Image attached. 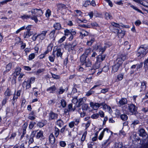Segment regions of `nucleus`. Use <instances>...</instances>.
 <instances>
[{
	"label": "nucleus",
	"instance_id": "nucleus-1",
	"mask_svg": "<svg viewBox=\"0 0 148 148\" xmlns=\"http://www.w3.org/2000/svg\"><path fill=\"white\" fill-rule=\"evenodd\" d=\"M107 45L106 43H105L104 45L97 44L95 47L94 49L99 52H101V54H102L106 50Z\"/></svg>",
	"mask_w": 148,
	"mask_h": 148
},
{
	"label": "nucleus",
	"instance_id": "nucleus-2",
	"mask_svg": "<svg viewBox=\"0 0 148 148\" xmlns=\"http://www.w3.org/2000/svg\"><path fill=\"white\" fill-rule=\"evenodd\" d=\"M128 110L129 112L132 114H135L137 112V107L133 104H128Z\"/></svg>",
	"mask_w": 148,
	"mask_h": 148
},
{
	"label": "nucleus",
	"instance_id": "nucleus-3",
	"mask_svg": "<svg viewBox=\"0 0 148 148\" xmlns=\"http://www.w3.org/2000/svg\"><path fill=\"white\" fill-rule=\"evenodd\" d=\"M126 58V57L125 55H121L119 56L116 59L115 63L118 64L120 66L121 65L123 62L124 61Z\"/></svg>",
	"mask_w": 148,
	"mask_h": 148
},
{
	"label": "nucleus",
	"instance_id": "nucleus-4",
	"mask_svg": "<svg viewBox=\"0 0 148 148\" xmlns=\"http://www.w3.org/2000/svg\"><path fill=\"white\" fill-rule=\"evenodd\" d=\"M145 48L141 46L140 47L138 51L137 56L138 57L141 56V57H143L147 53Z\"/></svg>",
	"mask_w": 148,
	"mask_h": 148
},
{
	"label": "nucleus",
	"instance_id": "nucleus-5",
	"mask_svg": "<svg viewBox=\"0 0 148 148\" xmlns=\"http://www.w3.org/2000/svg\"><path fill=\"white\" fill-rule=\"evenodd\" d=\"M116 102L118 106L121 107L127 104V99L125 98H122L120 99L118 102L116 101Z\"/></svg>",
	"mask_w": 148,
	"mask_h": 148
},
{
	"label": "nucleus",
	"instance_id": "nucleus-6",
	"mask_svg": "<svg viewBox=\"0 0 148 148\" xmlns=\"http://www.w3.org/2000/svg\"><path fill=\"white\" fill-rule=\"evenodd\" d=\"M47 31H42L40 34H38V38L40 40H42L45 39L46 37Z\"/></svg>",
	"mask_w": 148,
	"mask_h": 148
},
{
	"label": "nucleus",
	"instance_id": "nucleus-7",
	"mask_svg": "<svg viewBox=\"0 0 148 148\" xmlns=\"http://www.w3.org/2000/svg\"><path fill=\"white\" fill-rule=\"evenodd\" d=\"M57 90L56 87L55 85L51 86L47 89V91L50 93H55Z\"/></svg>",
	"mask_w": 148,
	"mask_h": 148
},
{
	"label": "nucleus",
	"instance_id": "nucleus-8",
	"mask_svg": "<svg viewBox=\"0 0 148 148\" xmlns=\"http://www.w3.org/2000/svg\"><path fill=\"white\" fill-rule=\"evenodd\" d=\"M86 100V98L85 97H83L82 98L79 99L78 100V103L77 104H75L77 107H79L81 105L85 103Z\"/></svg>",
	"mask_w": 148,
	"mask_h": 148
},
{
	"label": "nucleus",
	"instance_id": "nucleus-9",
	"mask_svg": "<svg viewBox=\"0 0 148 148\" xmlns=\"http://www.w3.org/2000/svg\"><path fill=\"white\" fill-rule=\"evenodd\" d=\"M22 86L24 88H25L26 89H29L31 86V84L28 80L24 81Z\"/></svg>",
	"mask_w": 148,
	"mask_h": 148
},
{
	"label": "nucleus",
	"instance_id": "nucleus-10",
	"mask_svg": "<svg viewBox=\"0 0 148 148\" xmlns=\"http://www.w3.org/2000/svg\"><path fill=\"white\" fill-rule=\"evenodd\" d=\"M33 34L32 31H26L24 32L23 38H28Z\"/></svg>",
	"mask_w": 148,
	"mask_h": 148
},
{
	"label": "nucleus",
	"instance_id": "nucleus-11",
	"mask_svg": "<svg viewBox=\"0 0 148 148\" xmlns=\"http://www.w3.org/2000/svg\"><path fill=\"white\" fill-rule=\"evenodd\" d=\"M34 131L32 132L30 136V138L29 141V144L32 143L34 142L33 137L36 135V131Z\"/></svg>",
	"mask_w": 148,
	"mask_h": 148
},
{
	"label": "nucleus",
	"instance_id": "nucleus-12",
	"mask_svg": "<svg viewBox=\"0 0 148 148\" xmlns=\"http://www.w3.org/2000/svg\"><path fill=\"white\" fill-rule=\"evenodd\" d=\"M135 2H136L138 3H140L142 5H143V6L146 7L147 8H148V4L147 3V2L145 1H144V2H143L141 0H133Z\"/></svg>",
	"mask_w": 148,
	"mask_h": 148
},
{
	"label": "nucleus",
	"instance_id": "nucleus-13",
	"mask_svg": "<svg viewBox=\"0 0 148 148\" xmlns=\"http://www.w3.org/2000/svg\"><path fill=\"white\" fill-rule=\"evenodd\" d=\"M63 52L62 49L59 48L56 50V55L57 57H61Z\"/></svg>",
	"mask_w": 148,
	"mask_h": 148
},
{
	"label": "nucleus",
	"instance_id": "nucleus-14",
	"mask_svg": "<svg viewBox=\"0 0 148 148\" xmlns=\"http://www.w3.org/2000/svg\"><path fill=\"white\" fill-rule=\"evenodd\" d=\"M106 56L105 55H102L101 54L99 55L97 57L96 60L101 63V62H102L104 60Z\"/></svg>",
	"mask_w": 148,
	"mask_h": 148
},
{
	"label": "nucleus",
	"instance_id": "nucleus-15",
	"mask_svg": "<svg viewBox=\"0 0 148 148\" xmlns=\"http://www.w3.org/2000/svg\"><path fill=\"white\" fill-rule=\"evenodd\" d=\"M125 34V32L124 31L121 30H117L118 36L119 38H123Z\"/></svg>",
	"mask_w": 148,
	"mask_h": 148
},
{
	"label": "nucleus",
	"instance_id": "nucleus-16",
	"mask_svg": "<svg viewBox=\"0 0 148 148\" xmlns=\"http://www.w3.org/2000/svg\"><path fill=\"white\" fill-rule=\"evenodd\" d=\"M120 66V65L115 63V65L112 66V72L114 73L117 71Z\"/></svg>",
	"mask_w": 148,
	"mask_h": 148
},
{
	"label": "nucleus",
	"instance_id": "nucleus-17",
	"mask_svg": "<svg viewBox=\"0 0 148 148\" xmlns=\"http://www.w3.org/2000/svg\"><path fill=\"white\" fill-rule=\"evenodd\" d=\"M58 115L57 114L51 112L49 114L50 118L51 119H55L58 118Z\"/></svg>",
	"mask_w": 148,
	"mask_h": 148
},
{
	"label": "nucleus",
	"instance_id": "nucleus-18",
	"mask_svg": "<svg viewBox=\"0 0 148 148\" xmlns=\"http://www.w3.org/2000/svg\"><path fill=\"white\" fill-rule=\"evenodd\" d=\"M55 30H53L49 34L50 38L53 40H55L56 37V36H55Z\"/></svg>",
	"mask_w": 148,
	"mask_h": 148
},
{
	"label": "nucleus",
	"instance_id": "nucleus-19",
	"mask_svg": "<svg viewBox=\"0 0 148 148\" xmlns=\"http://www.w3.org/2000/svg\"><path fill=\"white\" fill-rule=\"evenodd\" d=\"M95 41V39L93 37L90 36L89 37V39L88 40L87 42V45L88 46H90Z\"/></svg>",
	"mask_w": 148,
	"mask_h": 148
},
{
	"label": "nucleus",
	"instance_id": "nucleus-20",
	"mask_svg": "<svg viewBox=\"0 0 148 148\" xmlns=\"http://www.w3.org/2000/svg\"><path fill=\"white\" fill-rule=\"evenodd\" d=\"M21 70V69L20 67L18 66L15 69V72L13 73L14 76H16L20 74Z\"/></svg>",
	"mask_w": 148,
	"mask_h": 148
},
{
	"label": "nucleus",
	"instance_id": "nucleus-21",
	"mask_svg": "<svg viewBox=\"0 0 148 148\" xmlns=\"http://www.w3.org/2000/svg\"><path fill=\"white\" fill-rule=\"evenodd\" d=\"M65 89V88H64L62 86H61L57 90L56 93L58 95L62 94L64 92Z\"/></svg>",
	"mask_w": 148,
	"mask_h": 148
},
{
	"label": "nucleus",
	"instance_id": "nucleus-22",
	"mask_svg": "<svg viewBox=\"0 0 148 148\" xmlns=\"http://www.w3.org/2000/svg\"><path fill=\"white\" fill-rule=\"evenodd\" d=\"M139 134L140 136L143 137L147 135V133L144 129H141L139 130Z\"/></svg>",
	"mask_w": 148,
	"mask_h": 148
},
{
	"label": "nucleus",
	"instance_id": "nucleus-23",
	"mask_svg": "<svg viewBox=\"0 0 148 148\" xmlns=\"http://www.w3.org/2000/svg\"><path fill=\"white\" fill-rule=\"evenodd\" d=\"M87 57V56H86V55L84 54H83L80 57V61L82 63V64H83L87 60L86 58Z\"/></svg>",
	"mask_w": 148,
	"mask_h": 148
},
{
	"label": "nucleus",
	"instance_id": "nucleus-24",
	"mask_svg": "<svg viewBox=\"0 0 148 148\" xmlns=\"http://www.w3.org/2000/svg\"><path fill=\"white\" fill-rule=\"evenodd\" d=\"M82 65H85L86 67H90L92 65V62L89 59H88L84 63L82 64Z\"/></svg>",
	"mask_w": 148,
	"mask_h": 148
},
{
	"label": "nucleus",
	"instance_id": "nucleus-25",
	"mask_svg": "<svg viewBox=\"0 0 148 148\" xmlns=\"http://www.w3.org/2000/svg\"><path fill=\"white\" fill-rule=\"evenodd\" d=\"M124 147L123 146V143L122 142H116L114 145V148H123Z\"/></svg>",
	"mask_w": 148,
	"mask_h": 148
},
{
	"label": "nucleus",
	"instance_id": "nucleus-26",
	"mask_svg": "<svg viewBox=\"0 0 148 148\" xmlns=\"http://www.w3.org/2000/svg\"><path fill=\"white\" fill-rule=\"evenodd\" d=\"M90 105L91 107L93 108L94 110H96L99 108L98 103H94L93 102H90Z\"/></svg>",
	"mask_w": 148,
	"mask_h": 148
},
{
	"label": "nucleus",
	"instance_id": "nucleus-27",
	"mask_svg": "<svg viewBox=\"0 0 148 148\" xmlns=\"http://www.w3.org/2000/svg\"><path fill=\"white\" fill-rule=\"evenodd\" d=\"M73 107V103H70L68 105V109L69 110V111H74L76 109V107H77L75 105Z\"/></svg>",
	"mask_w": 148,
	"mask_h": 148
},
{
	"label": "nucleus",
	"instance_id": "nucleus-28",
	"mask_svg": "<svg viewBox=\"0 0 148 148\" xmlns=\"http://www.w3.org/2000/svg\"><path fill=\"white\" fill-rule=\"evenodd\" d=\"M49 140L51 143L53 144L55 142V138L53 135L51 134L49 136Z\"/></svg>",
	"mask_w": 148,
	"mask_h": 148
},
{
	"label": "nucleus",
	"instance_id": "nucleus-29",
	"mask_svg": "<svg viewBox=\"0 0 148 148\" xmlns=\"http://www.w3.org/2000/svg\"><path fill=\"white\" fill-rule=\"evenodd\" d=\"M108 128H106L103 129V131L101 132L99 137V139L100 140H101L104 135V134L105 132L106 131L107 132H108Z\"/></svg>",
	"mask_w": 148,
	"mask_h": 148
},
{
	"label": "nucleus",
	"instance_id": "nucleus-30",
	"mask_svg": "<svg viewBox=\"0 0 148 148\" xmlns=\"http://www.w3.org/2000/svg\"><path fill=\"white\" fill-rule=\"evenodd\" d=\"M101 63L96 60V62L93 65V69H96L99 68L100 67Z\"/></svg>",
	"mask_w": 148,
	"mask_h": 148
},
{
	"label": "nucleus",
	"instance_id": "nucleus-31",
	"mask_svg": "<svg viewBox=\"0 0 148 148\" xmlns=\"http://www.w3.org/2000/svg\"><path fill=\"white\" fill-rule=\"evenodd\" d=\"M4 95L6 96V98L8 99L9 97L11 95L10 90L8 88L5 92Z\"/></svg>",
	"mask_w": 148,
	"mask_h": 148
},
{
	"label": "nucleus",
	"instance_id": "nucleus-32",
	"mask_svg": "<svg viewBox=\"0 0 148 148\" xmlns=\"http://www.w3.org/2000/svg\"><path fill=\"white\" fill-rule=\"evenodd\" d=\"M16 132H12L11 134V136L10 138H9L8 136L5 138V139L6 140H8L9 139H13L16 136Z\"/></svg>",
	"mask_w": 148,
	"mask_h": 148
},
{
	"label": "nucleus",
	"instance_id": "nucleus-33",
	"mask_svg": "<svg viewBox=\"0 0 148 148\" xmlns=\"http://www.w3.org/2000/svg\"><path fill=\"white\" fill-rule=\"evenodd\" d=\"M55 58V52L53 51L52 54L49 57V60L51 62H53L54 61Z\"/></svg>",
	"mask_w": 148,
	"mask_h": 148
},
{
	"label": "nucleus",
	"instance_id": "nucleus-34",
	"mask_svg": "<svg viewBox=\"0 0 148 148\" xmlns=\"http://www.w3.org/2000/svg\"><path fill=\"white\" fill-rule=\"evenodd\" d=\"M53 27L56 30H60L61 28V26L60 24L59 23H56L53 25Z\"/></svg>",
	"mask_w": 148,
	"mask_h": 148
},
{
	"label": "nucleus",
	"instance_id": "nucleus-35",
	"mask_svg": "<svg viewBox=\"0 0 148 148\" xmlns=\"http://www.w3.org/2000/svg\"><path fill=\"white\" fill-rule=\"evenodd\" d=\"M78 112L80 114L81 117H84L86 114V112L85 111L82 110L81 108H79L78 110Z\"/></svg>",
	"mask_w": 148,
	"mask_h": 148
},
{
	"label": "nucleus",
	"instance_id": "nucleus-36",
	"mask_svg": "<svg viewBox=\"0 0 148 148\" xmlns=\"http://www.w3.org/2000/svg\"><path fill=\"white\" fill-rule=\"evenodd\" d=\"M43 136V132L41 131H40L37 132L36 135V137L37 138H41Z\"/></svg>",
	"mask_w": 148,
	"mask_h": 148
},
{
	"label": "nucleus",
	"instance_id": "nucleus-37",
	"mask_svg": "<svg viewBox=\"0 0 148 148\" xmlns=\"http://www.w3.org/2000/svg\"><path fill=\"white\" fill-rule=\"evenodd\" d=\"M146 83L145 82H143L141 83L140 88L141 89L140 90V91H142L144 90H145L146 88Z\"/></svg>",
	"mask_w": 148,
	"mask_h": 148
},
{
	"label": "nucleus",
	"instance_id": "nucleus-38",
	"mask_svg": "<svg viewBox=\"0 0 148 148\" xmlns=\"http://www.w3.org/2000/svg\"><path fill=\"white\" fill-rule=\"evenodd\" d=\"M60 132L59 129L56 127L54 130V134L56 137H57L58 136Z\"/></svg>",
	"mask_w": 148,
	"mask_h": 148
},
{
	"label": "nucleus",
	"instance_id": "nucleus-39",
	"mask_svg": "<svg viewBox=\"0 0 148 148\" xmlns=\"http://www.w3.org/2000/svg\"><path fill=\"white\" fill-rule=\"evenodd\" d=\"M56 124L60 127H61L63 125L64 122L61 119L58 120L56 122Z\"/></svg>",
	"mask_w": 148,
	"mask_h": 148
},
{
	"label": "nucleus",
	"instance_id": "nucleus-40",
	"mask_svg": "<svg viewBox=\"0 0 148 148\" xmlns=\"http://www.w3.org/2000/svg\"><path fill=\"white\" fill-rule=\"evenodd\" d=\"M52 47L51 46V44H49L47 47V50L43 54L45 56L47 54L49 51L52 50Z\"/></svg>",
	"mask_w": 148,
	"mask_h": 148
},
{
	"label": "nucleus",
	"instance_id": "nucleus-41",
	"mask_svg": "<svg viewBox=\"0 0 148 148\" xmlns=\"http://www.w3.org/2000/svg\"><path fill=\"white\" fill-rule=\"evenodd\" d=\"M106 18L107 20L111 19L112 17L111 14L108 13L106 12L105 14Z\"/></svg>",
	"mask_w": 148,
	"mask_h": 148
},
{
	"label": "nucleus",
	"instance_id": "nucleus-42",
	"mask_svg": "<svg viewBox=\"0 0 148 148\" xmlns=\"http://www.w3.org/2000/svg\"><path fill=\"white\" fill-rule=\"evenodd\" d=\"M60 104L64 108L66 107V101L64 99H62L60 100Z\"/></svg>",
	"mask_w": 148,
	"mask_h": 148
},
{
	"label": "nucleus",
	"instance_id": "nucleus-43",
	"mask_svg": "<svg viewBox=\"0 0 148 148\" xmlns=\"http://www.w3.org/2000/svg\"><path fill=\"white\" fill-rule=\"evenodd\" d=\"M129 5H130V7L134 10L137 11L138 12H140L142 13H143L139 9H138L136 7H135L133 5H131V4L130 3H129Z\"/></svg>",
	"mask_w": 148,
	"mask_h": 148
},
{
	"label": "nucleus",
	"instance_id": "nucleus-44",
	"mask_svg": "<svg viewBox=\"0 0 148 148\" xmlns=\"http://www.w3.org/2000/svg\"><path fill=\"white\" fill-rule=\"evenodd\" d=\"M91 49L90 48L87 49H86L84 54L86 56H88L90 53L91 52Z\"/></svg>",
	"mask_w": 148,
	"mask_h": 148
},
{
	"label": "nucleus",
	"instance_id": "nucleus-45",
	"mask_svg": "<svg viewBox=\"0 0 148 148\" xmlns=\"http://www.w3.org/2000/svg\"><path fill=\"white\" fill-rule=\"evenodd\" d=\"M65 49L68 48L69 50H73V47H72V44L71 43H69L65 45Z\"/></svg>",
	"mask_w": 148,
	"mask_h": 148
},
{
	"label": "nucleus",
	"instance_id": "nucleus-46",
	"mask_svg": "<svg viewBox=\"0 0 148 148\" xmlns=\"http://www.w3.org/2000/svg\"><path fill=\"white\" fill-rule=\"evenodd\" d=\"M88 104H84L82 105V108H81V109L82 110L85 111L88 109Z\"/></svg>",
	"mask_w": 148,
	"mask_h": 148
},
{
	"label": "nucleus",
	"instance_id": "nucleus-47",
	"mask_svg": "<svg viewBox=\"0 0 148 148\" xmlns=\"http://www.w3.org/2000/svg\"><path fill=\"white\" fill-rule=\"evenodd\" d=\"M57 6L58 8H65L66 6L65 5L62 3H59L57 4Z\"/></svg>",
	"mask_w": 148,
	"mask_h": 148
},
{
	"label": "nucleus",
	"instance_id": "nucleus-48",
	"mask_svg": "<svg viewBox=\"0 0 148 148\" xmlns=\"http://www.w3.org/2000/svg\"><path fill=\"white\" fill-rule=\"evenodd\" d=\"M97 54L95 52H93L92 54L90 57V59L92 60H94L95 58V57L97 56Z\"/></svg>",
	"mask_w": 148,
	"mask_h": 148
},
{
	"label": "nucleus",
	"instance_id": "nucleus-49",
	"mask_svg": "<svg viewBox=\"0 0 148 148\" xmlns=\"http://www.w3.org/2000/svg\"><path fill=\"white\" fill-rule=\"evenodd\" d=\"M114 113L116 117H119L121 114L120 111L117 109H116L114 110Z\"/></svg>",
	"mask_w": 148,
	"mask_h": 148
},
{
	"label": "nucleus",
	"instance_id": "nucleus-50",
	"mask_svg": "<svg viewBox=\"0 0 148 148\" xmlns=\"http://www.w3.org/2000/svg\"><path fill=\"white\" fill-rule=\"evenodd\" d=\"M121 119L123 121L126 120L128 118L127 116L125 114H121Z\"/></svg>",
	"mask_w": 148,
	"mask_h": 148
},
{
	"label": "nucleus",
	"instance_id": "nucleus-51",
	"mask_svg": "<svg viewBox=\"0 0 148 148\" xmlns=\"http://www.w3.org/2000/svg\"><path fill=\"white\" fill-rule=\"evenodd\" d=\"M80 34L82 35V36H84L88 35V33L86 31L84 30H82L81 32H80Z\"/></svg>",
	"mask_w": 148,
	"mask_h": 148
},
{
	"label": "nucleus",
	"instance_id": "nucleus-52",
	"mask_svg": "<svg viewBox=\"0 0 148 148\" xmlns=\"http://www.w3.org/2000/svg\"><path fill=\"white\" fill-rule=\"evenodd\" d=\"M92 75H89L87 76L86 80L87 82L89 83L91 81V80L92 78Z\"/></svg>",
	"mask_w": 148,
	"mask_h": 148
},
{
	"label": "nucleus",
	"instance_id": "nucleus-53",
	"mask_svg": "<svg viewBox=\"0 0 148 148\" xmlns=\"http://www.w3.org/2000/svg\"><path fill=\"white\" fill-rule=\"evenodd\" d=\"M143 65V63L142 62H140L139 64H136V69L137 70H138V69L141 68Z\"/></svg>",
	"mask_w": 148,
	"mask_h": 148
},
{
	"label": "nucleus",
	"instance_id": "nucleus-54",
	"mask_svg": "<svg viewBox=\"0 0 148 148\" xmlns=\"http://www.w3.org/2000/svg\"><path fill=\"white\" fill-rule=\"evenodd\" d=\"M36 123L34 121H31L30 122L29 125V128L30 129H32L34 126L35 124H36Z\"/></svg>",
	"mask_w": 148,
	"mask_h": 148
},
{
	"label": "nucleus",
	"instance_id": "nucleus-55",
	"mask_svg": "<svg viewBox=\"0 0 148 148\" xmlns=\"http://www.w3.org/2000/svg\"><path fill=\"white\" fill-rule=\"evenodd\" d=\"M51 11L49 9H48L46 12V16L47 17H49L51 15Z\"/></svg>",
	"mask_w": 148,
	"mask_h": 148
},
{
	"label": "nucleus",
	"instance_id": "nucleus-56",
	"mask_svg": "<svg viewBox=\"0 0 148 148\" xmlns=\"http://www.w3.org/2000/svg\"><path fill=\"white\" fill-rule=\"evenodd\" d=\"M21 18L23 19H27V18H30L31 16L27 15H24L23 16H21Z\"/></svg>",
	"mask_w": 148,
	"mask_h": 148
},
{
	"label": "nucleus",
	"instance_id": "nucleus-57",
	"mask_svg": "<svg viewBox=\"0 0 148 148\" xmlns=\"http://www.w3.org/2000/svg\"><path fill=\"white\" fill-rule=\"evenodd\" d=\"M12 66V63H10L6 67V69L8 71H10L11 68Z\"/></svg>",
	"mask_w": 148,
	"mask_h": 148
},
{
	"label": "nucleus",
	"instance_id": "nucleus-58",
	"mask_svg": "<svg viewBox=\"0 0 148 148\" xmlns=\"http://www.w3.org/2000/svg\"><path fill=\"white\" fill-rule=\"evenodd\" d=\"M35 56V55L34 53H32L30 54L29 56V60H31L34 59Z\"/></svg>",
	"mask_w": 148,
	"mask_h": 148
},
{
	"label": "nucleus",
	"instance_id": "nucleus-59",
	"mask_svg": "<svg viewBox=\"0 0 148 148\" xmlns=\"http://www.w3.org/2000/svg\"><path fill=\"white\" fill-rule=\"evenodd\" d=\"M64 35L65 36H68L70 34V32L68 29H66L64 31Z\"/></svg>",
	"mask_w": 148,
	"mask_h": 148
},
{
	"label": "nucleus",
	"instance_id": "nucleus-60",
	"mask_svg": "<svg viewBox=\"0 0 148 148\" xmlns=\"http://www.w3.org/2000/svg\"><path fill=\"white\" fill-rule=\"evenodd\" d=\"M52 76L53 78L55 79H59L60 77L59 75H56L55 74L51 73Z\"/></svg>",
	"mask_w": 148,
	"mask_h": 148
},
{
	"label": "nucleus",
	"instance_id": "nucleus-61",
	"mask_svg": "<svg viewBox=\"0 0 148 148\" xmlns=\"http://www.w3.org/2000/svg\"><path fill=\"white\" fill-rule=\"evenodd\" d=\"M66 38L65 36H63L62 38H60L58 41V42L59 43L62 42Z\"/></svg>",
	"mask_w": 148,
	"mask_h": 148
},
{
	"label": "nucleus",
	"instance_id": "nucleus-62",
	"mask_svg": "<svg viewBox=\"0 0 148 148\" xmlns=\"http://www.w3.org/2000/svg\"><path fill=\"white\" fill-rule=\"evenodd\" d=\"M99 116V114L97 113L93 114L91 116V117L94 119H97Z\"/></svg>",
	"mask_w": 148,
	"mask_h": 148
},
{
	"label": "nucleus",
	"instance_id": "nucleus-63",
	"mask_svg": "<svg viewBox=\"0 0 148 148\" xmlns=\"http://www.w3.org/2000/svg\"><path fill=\"white\" fill-rule=\"evenodd\" d=\"M94 143L91 142L88 144V148H92V146L94 145Z\"/></svg>",
	"mask_w": 148,
	"mask_h": 148
},
{
	"label": "nucleus",
	"instance_id": "nucleus-64",
	"mask_svg": "<svg viewBox=\"0 0 148 148\" xmlns=\"http://www.w3.org/2000/svg\"><path fill=\"white\" fill-rule=\"evenodd\" d=\"M75 146V144L74 143H72L68 145V148H73Z\"/></svg>",
	"mask_w": 148,
	"mask_h": 148
}]
</instances>
